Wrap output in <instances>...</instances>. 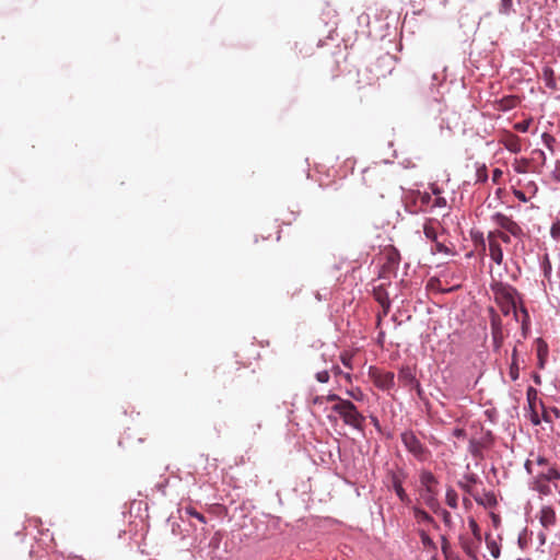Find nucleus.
<instances>
[{"mask_svg":"<svg viewBox=\"0 0 560 560\" xmlns=\"http://www.w3.org/2000/svg\"><path fill=\"white\" fill-rule=\"evenodd\" d=\"M535 463L537 465L547 466L546 471L539 470L536 474L535 489L541 494H545V495L550 494L551 488L549 486V482H556L557 480H559L560 472L558 471V469L555 466L549 465L548 459L544 456H537V458L535 459Z\"/></svg>","mask_w":560,"mask_h":560,"instance_id":"obj_1","label":"nucleus"},{"mask_svg":"<svg viewBox=\"0 0 560 560\" xmlns=\"http://www.w3.org/2000/svg\"><path fill=\"white\" fill-rule=\"evenodd\" d=\"M332 410L341 417L346 424L359 430L362 429L365 418L350 400L346 399L340 404H335Z\"/></svg>","mask_w":560,"mask_h":560,"instance_id":"obj_2","label":"nucleus"},{"mask_svg":"<svg viewBox=\"0 0 560 560\" xmlns=\"http://www.w3.org/2000/svg\"><path fill=\"white\" fill-rule=\"evenodd\" d=\"M400 438L407 451L418 460L424 462L431 455L430 451L420 442L412 431L402 432Z\"/></svg>","mask_w":560,"mask_h":560,"instance_id":"obj_3","label":"nucleus"},{"mask_svg":"<svg viewBox=\"0 0 560 560\" xmlns=\"http://www.w3.org/2000/svg\"><path fill=\"white\" fill-rule=\"evenodd\" d=\"M381 276L388 277L395 273L400 264V254L394 246H386L382 252Z\"/></svg>","mask_w":560,"mask_h":560,"instance_id":"obj_4","label":"nucleus"},{"mask_svg":"<svg viewBox=\"0 0 560 560\" xmlns=\"http://www.w3.org/2000/svg\"><path fill=\"white\" fill-rule=\"evenodd\" d=\"M387 478L399 500L407 505L410 504L411 500L402 487V482L406 479V472L402 469L389 470Z\"/></svg>","mask_w":560,"mask_h":560,"instance_id":"obj_5","label":"nucleus"},{"mask_svg":"<svg viewBox=\"0 0 560 560\" xmlns=\"http://www.w3.org/2000/svg\"><path fill=\"white\" fill-rule=\"evenodd\" d=\"M492 219L495 224L509 235L511 234L514 237H522L524 235L523 229L512 218L498 212Z\"/></svg>","mask_w":560,"mask_h":560,"instance_id":"obj_6","label":"nucleus"},{"mask_svg":"<svg viewBox=\"0 0 560 560\" xmlns=\"http://www.w3.org/2000/svg\"><path fill=\"white\" fill-rule=\"evenodd\" d=\"M490 443H491V433L486 432L485 435L479 440H476V439L469 440L468 451L475 458H481L482 450L485 447L489 446Z\"/></svg>","mask_w":560,"mask_h":560,"instance_id":"obj_7","label":"nucleus"},{"mask_svg":"<svg viewBox=\"0 0 560 560\" xmlns=\"http://www.w3.org/2000/svg\"><path fill=\"white\" fill-rule=\"evenodd\" d=\"M398 381L404 386H415L418 395H421V392H422L421 386L416 378L415 371L411 368H409V366L401 368L398 373Z\"/></svg>","mask_w":560,"mask_h":560,"instance_id":"obj_8","label":"nucleus"},{"mask_svg":"<svg viewBox=\"0 0 560 560\" xmlns=\"http://www.w3.org/2000/svg\"><path fill=\"white\" fill-rule=\"evenodd\" d=\"M420 483L429 494V498L427 500V502L429 503L430 500H432L436 493L435 486L438 483V480L431 471L422 470L420 472Z\"/></svg>","mask_w":560,"mask_h":560,"instance_id":"obj_9","label":"nucleus"},{"mask_svg":"<svg viewBox=\"0 0 560 560\" xmlns=\"http://www.w3.org/2000/svg\"><path fill=\"white\" fill-rule=\"evenodd\" d=\"M374 384L381 389H390L395 385V374L393 372L374 373Z\"/></svg>","mask_w":560,"mask_h":560,"instance_id":"obj_10","label":"nucleus"},{"mask_svg":"<svg viewBox=\"0 0 560 560\" xmlns=\"http://www.w3.org/2000/svg\"><path fill=\"white\" fill-rule=\"evenodd\" d=\"M500 142L505 147L506 150L513 153H518L522 149L521 139L511 132H506Z\"/></svg>","mask_w":560,"mask_h":560,"instance_id":"obj_11","label":"nucleus"},{"mask_svg":"<svg viewBox=\"0 0 560 560\" xmlns=\"http://www.w3.org/2000/svg\"><path fill=\"white\" fill-rule=\"evenodd\" d=\"M556 512L551 506H542L539 512V522L541 526L549 529L556 524Z\"/></svg>","mask_w":560,"mask_h":560,"instance_id":"obj_12","label":"nucleus"},{"mask_svg":"<svg viewBox=\"0 0 560 560\" xmlns=\"http://www.w3.org/2000/svg\"><path fill=\"white\" fill-rule=\"evenodd\" d=\"M373 296L382 306L384 315H387L390 308V301L385 289L382 287L375 288L373 290Z\"/></svg>","mask_w":560,"mask_h":560,"instance_id":"obj_13","label":"nucleus"},{"mask_svg":"<svg viewBox=\"0 0 560 560\" xmlns=\"http://www.w3.org/2000/svg\"><path fill=\"white\" fill-rule=\"evenodd\" d=\"M536 345H537L536 350H537V359H538L537 365L539 369L542 370L546 365L548 353H549L548 345L541 338H538L536 340Z\"/></svg>","mask_w":560,"mask_h":560,"instance_id":"obj_14","label":"nucleus"},{"mask_svg":"<svg viewBox=\"0 0 560 560\" xmlns=\"http://www.w3.org/2000/svg\"><path fill=\"white\" fill-rule=\"evenodd\" d=\"M489 243V255L491 259L497 264L501 265L503 262V250L501 245L495 240H488Z\"/></svg>","mask_w":560,"mask_h":560,"instance_id":"obj_15","label":"nucleus"},{"mask_svg":"<svg viewBox=\"0 0 560 560\" xmlns=\"http://www.w3.org/2000/svg\"><path fill=\"white\" fill-rule=\"evenodd\" d=\"M542 80L545 82V85L550 90H558L557 86V78L555 74V71L551 67L545 66L541 73Z\"/></svg>","mask_w":560,"mask_h":560,"instance_id":"obj_16","label":"nucleus"},{"mask_svg":"<svg viewBox=\"0 0 560 560\" xmlns=\"http://www.w3.org/2000/svg\"><path fill=\"white\" fill-rule=\"evenodd\" d=\"M518 104H520V98L517 96L509 95V96H504L500 101H498L497 108L499 110L505 112V110L515 108Z\"/></svg>","mask_w":560,"mask_h":560,"instance_id":"obj_17","label":"nucleus"},{"mask_svg":"<svg viewBox=\"0 0 560 560\" xmlns=\"http://www.w3.org/2000/svg\"><path fill=\"white\" fill-rule=\"evenodd\" d=\"M412 513L418 524H434V518L419 506H412Z\"/></svg>","mask_w":560,"mask_h":560,"instance_id":"obj_18","label":"nucleus"},{"mask_svg":"<svg viewBox=\"0 0 560 560\" xmlns=\"http://www.w3.org/2000/svg\"><path fill=\"white\" fill-rule=\"evenodd\" d=\"M521 3V0H501L499 12L503 15H511L516 12V5Z\"/></svg>","mask_w":560,"mask_h":560,"instance_id":"obj_19","label":"nucleus"},{"mask_svg":"<svg viewBox=\"0 0 560 560\" xmlns=\"http://www.w3.org/2000/svg\"><path fill=\"white\" fill-rule=\"evenodd\" d=\"M504 298L506 299L510 306L502 308V312L508 315L510 313V307L513 310L514 313H516V304H517V292L515 289H510L504 293Z\"/></svg>","mask_w":560,"mask_h":560,"instance_id":"obj_20","label":"nucleus"},{"mask_svg":"<svg viewBox=\"0 0 560 560\" xmlns=\"http://www.w3.org/2000/svg\"><path fill=\"white\" fill-rule=\"evenodd\" d=\"M477 482V476L474 474L464 476V480L459 481V487L467 493L474 494V486Z\"/></svg>","mask_w":560,"mask_h":560,"instance_id":"obj_21","label":"nucleus"},{"mask_svg":"<svg viewBox=\"0 0 560 560\" xmlns=\"http://www.w3.org/2000/svg\"><path fill=\"white\" fill-rule=\"evenodd\" d=\"M487 240H495L497 242L500 240L505 244L511 243V236L502 230L490 231L487 235Z\"/></svg>","mask_w":560,"mask_h":560,"instance_id":"obj_22","label":"nucleus"},{"mask_svg":"<svg viewBox=\"0 0 560 560\" xmlns=\"http://www.w3.org/2000/svg\"><path fill=\"white\" fill-rule=\"evenodd\" d=\"M486 542H487V547L491 553V556L494 558V559H498L500 557V547L499 545L491 538L490 534H488L486 536Z\"/></svg>","mask_w":560,"mask_h":560,"instance_id":"obj_23","label":"nucleus"},{"mask_svg":"<svg viewBox=\"0 0 560 560\" xmlns=\"http://www.w3.org/2000/svg\"><path fill=\"white\" fill-rule=\"evenodd\" d=\"M423 233L427 238L436 242L438 240V232L436 229L433 226L432 221H429L423 226Z\"/></svg>","mask_w":560,"mask_h":560,"instance_id":"obj_24","label":"nucleus"},{"mask_svg":"<svg viewBox=\"0 0 560 560\" xmlns=\"http://www.w3.org/2000/svg\"><path fill=\"white\" fill-rule=\"evenodd\" d=\"M526 396H527V401H528L529 408L534 411L535 410V404H536V400L538 398L537 389L534 388V387H528Z\"/></svg>","mask_w":560,"mask_h":560,"instance_id":"obj_25","label":"nucleus"},{"mask_svg":"<svg viewBox=\"0 0 560 560\" xmlns=\"http://www.w3.org/2000/svg\"><path fill=\"white\" fill-rule=\"evenodd\" d=\"M468 526H469L474 537L476 538L477 542H480L481 541V530H480L479 525L475 521V518L468 520Z\"/></svg>","mask_w":560,"mask_h":560,"instance_id":"obj_26","label":"nucleus"},{"mask_svg":"<svg viewBox=\"0 0 560 560\" xmlns=\"http://www.w3.org/2000/svg\"><path fill=\"white\" fill-rule=\"evenodd\" d=\"M488 180V170L485 164L479 166L476 171V182L486 183Z\"/></svg>","mask_w":560,"mask_h":560,"instance_id":"obj_27","label":"nucleus"},{"mask_svg":"<svg viewBox=\"0 0 560 560\" xmlns=\"http://www.w3.org/2000/svg\"><path fill=\"white\" fill-rule=\"evenodd\" d=\"M446 503L453 509L457 506V494L452 489L446 492Z\"/></svg>","mask_w":560,"mask_h":560,"instance_id":"obj_28","label":"nucleus"},{"mask_svg":"<svg viewBox=\"0 0 560 560\" xmlns=\"http://www.w3.org/2000/svg\"><path fill=\"white\" fill-rule=\"evenodd\" d=\"M185 512L186 514L197 518L199 522L206 523V517L201 513L196 511L192 506L185 508Z\"/></svg>","mask_w":560,"mask_h":560,"instance_id":"obj_29","label":"nucleus"},{"mask_svg":"<svg viewBox=\"0 0 560 560\" xmlns=\"http://www.w3.org/2000/svg\"><path fill=\"white\" fill-rule=\"evenodd\" d=\"M509 375L512 381H516L520 377V366L516 362H511Z\"/></svg>","mask_w":560,"mask_h":560,"instance_id":"obj_30","label":"nucleus"},{"mask_svg":"<svg viewBox=\"0 0 560 560\" xmlns=\"http://www.w3.org/2000/svg\"><path fill=\"white\" fill-rule=\"evenodd\" d=\"M532 119H525L523 121H518L514 125V129L520 132H526L529 129Z\"/></svg>","mask_w":560,"mask_h":560,"instance_id":"obj_31","label":"nucleus"},{"mask_svg":"<svg viewBox=\"0 0 560 560\" xmlns=\"http://www.w3.org/2000/svg\"><path fill=\"white\" fill-rule=\"evenodd\" d=\"M419 536H420V539H421V542L423 544V546H425V547L433 546V540L430 538V536L428 535V533L424 529L419 530Z\"/></svg>","mask_w":560,"mask_h":560,"instance_id":"obj_32","label":"nucleus"},{"mask_svg":"<svg viewBox=\"0 0 560 560\" xmlns=\"http://www.w3.org/2000/svg\"><path fill=\"white\" fill-rule=\"evenodd\" d=\"M347 394L357 401H362L364 399V394L360 388L348 390Z\"/></svg>","mask_w":560,"mask_h":560,"instance_id":"obj_33","label":"nucleus"},{"mask_svg":"<svg viewBox=\"0 0 560 560\" xmlns=\"http://www.w3.org/2000/svg\"><path fill=\"white\" fill-rule=\"evenodd\" d=\"M525 190L530 195V197H534L538 191V186L534 180H529L525 184Z\"/></svg>","mask_w":560,"mask_h":560,"instance_id":"obj_34","label":"nucleus"},{"mask_svg":"<svg viewBox=\"0 0 560 560\" xmlns=\"http://www.w3.org/2000/svg\"><path fill=\"white\" fill-rule=\"evenodd\" d=\"M432 207L433 208L446 207V199L442 196L435 197L434 200L432 201Z\"/></svg>","mask_w":560,"mask_h":560,"instance_id":"obj_35","label":"nucleus"},{"mask_svg":"<svg viewBox=\"0 0 560 560\" xmlns=\"http://www.w3.org/2000/svg\"><path fill=\"white\" fill-rule=\"evenodd\" d=\"M329 373L328 371H320L318 373H316V380L319 382V383H327L329 381Z\"/></svg>","mask_w":560,"mask_h":560,"instance_id":"obj_36","label":"nucleus"},{"mask_svg":"<svg viewBox=\"0 0 560 560\" xmlns=\"http://www.w3.org/2000/svg\"><path fill=\"white\" fill-rule=\"evenodd\" d=\"M542 141H544V143H545L548 148H551V145H552V143L556 141V139H555L551 135H549V133L545 132V133H542Z\"/></svg>","mask_w":560,"mask_h":560,"instance_id":"obj_37","label":"nucleus"},{"mask_svg":"<svg viewBox=\"0 0 560 560\" xmlns=\"http://www.w3.org/2000/svg\"><path fill=\"white\" fill-rule=\"evenodd\" d=\"M346 399L341 398L337 394H329L325 396V401H335L336 404H340V401H345Z\"/></svg>","mask_w":560,"mask_h":560,"instance_id":"obj_38","label":"nucleus"},{"mask_svg":"<svg viewBox=\"0 0 560 560\" xmlns=\"http://www.w3.org/2000/svg\"><path fill=\"white\" fill-rule=\"evenodd\" d=\"M513 195L522 202H527L528 198L526 197L525 192L518 189H513Z\"/></svg>","mask_w":560,"mask_h":560,"instance_id":"obj_39","label":"nucleus"},{"mask_svg":"<svg viewBox=\"0 0 560 560\" xmlns=\"http://www.w3.org/2000/svg\"><path fill=\"white\" fill-rule=\"evenodd\" d=\"M442 518H443V522L446 526H451L452 524V515L448 511L444 510L442 512Z\"/></svg>","mask_w":560,"mask_h":560,"instance_id":"obj_40","label":"nucleus"},{"mask_svg":"<svg viewBox=\"0 0 560 560\" xmlns=\"http://www.w3.org/2000/svg\"><path fill=\"white\" fill-rule=\"evenodd\" d=\"M435 243V250L439 252V253H444V254H448L450 253V249L443 244V243H440V242H434Z\"/></svg>","mask_w":560,"mask_h":560,"instance_id":"obj_41","label":"nucleus"},{"mask_svg":"<svg viewBox=\"0 0 560 560\" xmlns=\"http://www.w3.org/2000/svg\"><path fill=\"white\" fill-rule=\"evenodd\" d=\"M542 269H544L545 277L548 278L551 272V264L548 258L545 259Z\"/></svg>","mask_w":560,"mask_h":560,"instance_id":"obj_42","label":"nucleus"},{"mask_svg":"<svg viewBox=\"0 0 560 560\" xmlns=\"http://www.w3.org/2000/svg\"><path fill=\"white\" fill-rule=\"evenodd\" d=\"M502 175L503 172L500 168H494L492 172V182L497 184L502 177Z\"/></svg>","mask_w":560,"mask_h":560,"instance_id":"obj_43","label":"nucleus"},{"mask_svg":"<svg viewBox=\"0 0 560 560\" xmlns=\"http://www.w3.org/2000/svg\"><path fill=\"white\" fill-rule=\"evenodd\" d=\"M221 541V534L220 533H215L214 536L212 537L211 539V545L214 547V548H218L219 544Z\"/></svg>","mask_w":560,"mask_h":560,"instance_id":"obj_44","label":"nucleus"},{"mask_svg":"<svg viewBox=\"0 0 560 560\" xmlns=\"http://www.w3.org/2000/svg\"><path fill=\"white\" fill-rule=\"evenodd\" d=\"M453 435L456 436V438H464V436H466V432H465L464 429L456 428L453 431Z\"/></svg>","mask_w":560,"mask_h":560,"instance_id":"obj_45","label":"nucleus"},{"mask_svg":"<svg viewBox=\"0 0 560 560\" xmlns=\"http://www.w3.org/2000/svg\"><path fill=\"white\" fill-rule=\"evenodd\" d=\"M430 188H431L432 194L435 197L441 196L442 189L440 187H438L435 184H432Z\"/></svg>","mask_w":560,"mask_h":560,"instance_id":"obj_46","label":"nucleus"},{"mask_svg":"<svg viewBox=\"0 0 560 560\" xmlns=\"http://www.w3.org/2000/svg\"><path fill=\"white\" fill-rule=\"evenodd\" d=\"M421 202L429 205L431 202V195L428 192H424L421 195Z\"/></svg>","mask_w":560,"mask_h":560,"instance_id":"obj_47","label":"nucleus"},{"mask_svg":"<svg viewBox=\"0 0 560 560\" xmlns=\"http://www.w3.org/2000/svg\"><path fill=\"white\" fill-rule=\"evenodd\" d=\"M325 401V396H315L312 399L313 405H322Z\"/></svg>","mask_w":560,"mask_h":560,"instance_id":"obj_48","label":"nucleus"},{"mask_svg":"<svg viewBox=\"0 0 560 560\" xmlns=\"http://www.w3.org/2000/svg\"><path fill=\"white\" fill-rule=\"evenodd\" d=\"M463 548L465 549V551L467 552V555H469V556H472V555H474V550H472V548H471L469 545H467V544H463Z\"/></svg>","mask_w":560,"mask_h":560,"instance_id":"obj_49","label":"nucleus"},{"mask_svg":"<svg viewBox=\"0 0 560 560\" xmlns=\"http://www.w3.org/2000/svg\"><path fill=\"white\" fill-rule=\"evenodd\" d=\"M512 362L518 363V355H517L516 348H514L513 351H512Z\"/></svg>","mask_w":560,"mask_h":560,"instance_id":"obj_50","label":"nucleus"},{"mask_svg":"<svg viewBox=\"0 0 560 560\" xmlns=\"http://www.w3.org/2000/svg\"><path fill=\"white\" fill-rule=\"evenodd\" d=\"M533 380H534L535 384H537V385H540V384H541V377H540V375H539V374L535 373V374L533 375Z\"/></svg>","mask_w":560,"mask_h":560,"instance_id":"obj_51","label":"nucleus"},{"mask_svg":"<svg viewBox=\"0 0 560 560\" xmlns=\"http://www.w3.org/2000/svg\"><path fill=\"white\" fill-rule=\"evenodd\" d=\"M533 463H534V462H533V460H529V459L525 463V467H526V469H527V471H528V472H532V471H533V470H532V465H533Z\"/></svg>","mask_w":560,"mask_h":560,"instance_id":"obj_52","label":"nucleus"},{"mask_svg":"<svg viewBox=\"0 0 560 560\" xmlns=\"http://www.w3.org/2000/svg\"><path fill=\"white\" fill-rule=\"evenodd\" d=\"M533 412H534V415H533V417H532V422H533L534 424H539V422H540V421H539V419H538V417H537L536 412H535V411H533Z\"/></svg>","mask_w":560,"mask_h":560,"instance_id":"obj_53","label":"nucleus"},{"mask_svg":"<svg viewBox=\"0 0 560 560\" xmlns=\"http://www.w3.org/2000/svg\"><path fill=\"white\" fill-rule=\"evenodd\" d=\"M514 170L515 172L517 173H525L526 172V168L524 166H514Z\"/></svg>","mask_w":560,"mask_h":560,"instance_id":"obj_54","label":"nucleus"},{"mask_svg":"<svg viewBox=\"0 0 560 560\" xmlns=\"http://www.w3.org/2000/svg\"><path fill=\"white\" fill-rule=\"evenodd\" d=\"M479 241H480V244H481V246H482V249L485 250V248H486V244H485V238H483V236H482V235H480V236H479Z\"/></svg>","mask_w":560,"mask_h":560,"instance_id":"obj_55","label":"nucleus"},{"mask_svg":"<svg viewBox=\"0 0 560 560\" xmlns=\"http://www.w3.org/2000/svg\"><path fill=\"white\" fill-rule=\"evenodd\" d=\"M552 411L555 412V415H556L557 417H560V411H559L557 408H553V409H552Z\"/></svg>","mask_w":560,"mask_h":560,"instance_id":"obj_56","label":"nucleus"},{"mask_svg":"<svg viewBox=\"0 0 560 560\" xmlns=\"http://www.w3.org/2000/svg\"><path fill=\"white\" fill-rule=\"evenodd\" d=\"M522 313L524 314V316H525L526 318L528 317V313H527L526 308H524V307H523V308H522Z\"/></svg>","mask_w":560,"mask_h":560,"instance_id":"obj_57","label":"nucleus"},{"mask_svg":"<svg viewBox=\"0 0 560 560\" xmlns=\"http://www.w3.org/2000/svg\"><path fill=\"white\" fill-rule=\"evenodd\" d=\"M544 420L550 422V419L548 418V415H546V412H544Z\"/></svg>","mask_w":560,"mask_h":560,"instance_id":"obj_58","label":"nucleus"},{"mask_svg":"<svg viewBox=\"0 0 560 560\" xmlns=\"http://www.w3.org/2000/svg\"><path fill=\"white\" fill-rule=\"evenodd\" d=\"M538 466H539V467H541V469H540V470H545V471H546L547 466H545V465H538Z\"/></svg>","mask_w":560,"mask_h":560,"instance_id":"obj_59","label":"nucleus"},{"mask_svg":"<svg viewBox=\"0 0 560 560\" xmlns=\"http://www.w3.org/2000/svg\"><path fill=\"white\" fill-rule=\"evenodd\" d=\"M540 540H541L542 544L545 542V536L544 535H540Z\"/></svg>","mask_w":560,"mask_h":560,"instance_id":"obj_60","label":"nucleus"},{"mask_svg":"<svg viewBox=\"0 0 560 560\" xmlns=\"http://www.w3.org/2000/svg\"><path fill=\"white\" fill-rule=\"evenodd\" d=\"M493 339L497 340V332H493Z\"/></svg>","mask_w":560,"mask_h":560,"instance_id":"obj_61","label":"nucleus"}]
</instances>
